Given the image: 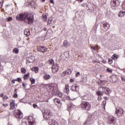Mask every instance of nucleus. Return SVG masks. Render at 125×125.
Wrapping results in <instances>:
<instances>
[{"label": "nucleus", "mask_w": 125, "mask_h": 125, "mask_svg": "<svg viewBox=\"0 0 125 125\" xmlns=\"http://www.w3.org/2000/svg\"><path fill=\"white\" fill-rule=\"evenodd\" d=\"M18 21H25L27 24H32L34 22V16L32 14L25 12L21 13L16 16Z\"/></svg>", "instance_id": "obj_1"}, {"label": "nucleus", "mask_w": 125, "mask_h": 125, "mask_svg": "<svg viewBox=\"0 0 125 125\" xmlns=\"http://www.w3.org/2000/svg\"><path fill=\"white\" fill-rule=\"evenodd\" d=\"M43 116L45 120L49 121V125H53L54 124H55V123H57V122L55 121L54 119L51 118L53 117L52 113L50 112V111H48V110L46 109L44 111Z\"/></svg>", "instance_id": "obj_2"}, {"label": "nucleus", "mask_w": 125, "mask_h": 125, "mask_svg": "<svg viewBox=\"0 0 125 125\" xmlns=\"http://www.w3.org/2000/svg\"><path fill=\"white\" fill-rule=\"evenodd\" d=\"M81 107L85 111H89L91 109L90 104L87 102H83L81 104Z\"/></svg>", "instance_id": "obj_3"}, {"label": "nucleus", "mask_w": 125, "mask_h": 125, "mask_svg": "<svg viewBox=\"0 0 125 125\" xmlns=\"http://www.w3.org/2000/svg\"><path fill=\"white\" fill-rule=\"evenodd\" d=\"M101 28L104 32H107V30H109V28H110V25L106 21H103L101 23Z\"/></svg>", "instance_id": "obj_4"}, {"label": "nucleus", "mask_w": 125, "mask_h": 125, "mask_svg": "<svg viewBox=\"0 0 125 125\" xmlns=\"http://www.w3.org/2000/svg\"><path fill=\"white\" fill-rule=\"evenodd\" d=\"M99 90L101 91V92H103V93H105L108 95H109L111 92H112V91L107 87H100Z\"/></svg>", "instance_id": "obj_5"}, {"label": "nucleus", "mask_w": 125, "mask_h": 125, "mask_svg": "<svg viewBox=\"0 0 125 125\" xmlns=\"http://www.w3.org/2000/svg\"><path fill=\"white\" fill-rule=\"evenodd\" d=\"M110 5L113 9H115L116 7H118L120 5V1L118 0H111Z\"/></svg>", "instance_id": "obj_6"}, {"label": "nucleus", "mask_w": 125, "mask_h": 125, "mask_svg": "<svg viewBox=\"0 0 125 125\" xmlns=\"http://www.w3.org/2000/svg\"><path fill=\"white\" fill-rule=\"evenodd\" d=\"M14 113L15 117H16V118L19 120H21V119L23 118V113H22V112H21L20 110L15 111Z\"/></svg>", "instance_id": "obj_7"}, {"label": "nucleus", "mask_w": 125, "mask_h": 125, "mask_svg": "<svg viewBox=\"0 0 125 125\" xmlns=\"http://www.w3.org/2000/svg\"><path fill=\"white\" fill-rule=\"evenodd\" d=\"M117 118L112 116H109L107 121L108 124L115 125L117 123Z\"/></svg>", "instance_id": "obj_8"}, {"label": "nucleus", "mask_w": 125, "mask_h": 125, "mask_svg": "<svg viewBox=\"0 0 125 125\" xmlns=\"http://www.w3.org/2000/svg\"><path fill=\"white\" fill-rule=\"evenodd\" d=\"M38 51L40 52H42V53H45L47 51V48L45 46H39L37 47Z\"/></svg>", "instance_id": "obj_9"}, {"label": "nucleus", "mask_w": 125, "mask_h": 125, "mask_svg": "<svg viewBox=\"0 0 125 125\" xmlns=\"http://www.w3.org/2000/svg\"><path fill=\"white\" fill-rule=\"evenodd\" d=\"M115 113L117 115V116L121 117V116L124 114V109H122L121 108H116Z\"/></svg>", "instance_id": "obj_10"}, {"label": "nucleus", "mask_w": 125, "mask_h": 125, "mask_svg": "<svg viewBox=\"0 0 125 125\" xmlns=\"http://www.w3.org/2000/svg\"><path fill=\"white\" fill-rule=\"evenodd\" d=\"M58 70H59V66L58 64L53 65L52 66V71L53 73H57L58 72Z\"/></svg>", "instance_id": "obj_11"}, {"label": "nucleus", "mask_w": 125, "mask_h": 125, "mask_svg": "<svg viewBox=\"0 0 125 125\" xmlns=\"http://www.w3.org/2000/svg\"><path fill=\"white\" fill-rule=\"evenodd\" d=\"M80 90V87L77 85H73L71 86L70 88V90H72V91H76L78 92Z\"/></svg>", "instance_id": "obj_12"}, {"label": "nucleus", "mask_w": 125, "mask_h": 125, "mask_svg": "<svg viewBox=\"0 0 125 125\" xmlns=\"http://www.w3.org/2000/svg\"><path fill=\"white\" fill-rule=\"evenodd\" d=\"M27 62L29 63H34L35 62V57L31 56L27 60Z\"/></svg>", "instance_id": "obj_13"}, {"label": "nucleus", "mask_w": 125, "mask_h": 125, "mask_svg": "<svg viewBox=\"0 0 125 125\" xmlns=\"http://www.w3.org/2000/svg\"><path fill=\"white\" fill-rule=\"evenodd\" d=\"M11 107L10 108V110H14L15 109V102L12 101L10 104Z\"/></svg>", "instance_id": "obj_14"}, {"label": "nucleus", "mask_w": 125, "mask_h": 125, "mask_svg": "<svg viewBox=\"0 0 125 125\" xmlns=\"http://www.w3.org/2000/svg\"><path fill=\"white\" fill-rule=\"evenodd\" d=\"M81 98L82 100V103L85 102L84 101H87V99H88L87 96H86V95H84L83 96H81Z\"/></svg>", "instance_id": "obj_15"}, {"label": "nucleus", "mask_w": 125, "mask_h": 125, "mask_svg": "<svg viewBox=\"0 0 125 125\" xmlns=\"http://www.w3.org/2000/svg\"><path fill=\"white\" fill-rule=\"evenodd\" d=\"M65 86V92L67 94H68L69 92H70V90H69V84H66Z\"/></svg>", "instance_id": "obj_16"}, {"label": "nucleus", "mask_w": 125, "mask_h": 125, "mask_svg": "<svg viewBox=\"0 0 125 125\" xmlns=\"http://www.w3.org/2000/svg\"><path fill=\"white\" fill-rule=\"evenodd\" d=\"M125 12L120 11L118 14V17H124Z\"/></svg>", "instance_id": "obj_17"}, {"label": "nucleus", "mask_w": 125, "mask_h": 125, "mask_svg": "<svg viewBox=\"0 0 125 125\" xmlns=\"http://www.w3.org/2000/svg\"><path fill=\"white\" fill-rule=\"evenodd\" d=\"M54 103H57L58 104H60L61 103V101L59 100L58 98H56L54 99Z\"/></svg>", "instance_id": "obj_18"}, {"label": "nucleus", "mask_w": 125, "mask_h": 125, "mask_svg": "<svg viewBox=\"0 0 125 125\" xmlns=\"http://www.w3.org/2000/svg\"><path fill=\"white\" fill-rule=\"evenodd\" d=\"M24 34L25 36H30V30L29 29L24 30Z\"/></svg>", "instance_id": "obj_19"}, {"label": "nucleus", "mask_w": 125, "mask_h": 125, "mask_svg": "<svg viewBox=\"0 0 125 125\" xmlns=\"http://www.w3.org/2000/svg\"><path fill=\"white\" fill-rule=\"evenodd\" d=\"M42 17V19H43V21H44V22H45L46 21V20H47V16L46 15V14H43Z\"/></svg>", "instance_id": "obj_20"}, {"label": "nucleus", "mask_w": 125, "mask_h": 125, "mask_svg": "<svg viewBox=\"0 0 125 125\" xmlns=\"http://www.w3.org/2000/svg\"><path fill=\"white\" fill-rule=\"evenodd\" d=\"M27 125H36V123L34 121H27Z\"/></svg>", "instance_id": "obj_21"}, {"label": "nucleus", "mask_w": 125, "mask_h": 125, "mask_svg": "<svg viewBox=\"0 0 125 125\" xmlns=\"http://www.w3.org/2000/svg\"><path fill=\"white\" fill-rule=\"evenodd\" d=\"M44 79L45 80H49L51 78V76H50L49 74H45V75L43 77Z\"/></svg>", "instance_id": "obj_22"}, {"label": "nucleus", "mask_w": 125, "mask_h": 125, "mask_svg": "<svg viewBox=\"0 0 125 125\" xmlns=\"http://www.w3.org/2000/svg\"><path fill=\"white\" fill-rule=\"evenodd\" d=\"M102 93H103V92H101L100 89H99L98 91H97L96 92V94H97V95H98V96L100 97H101L102 95H103V94Z\"/></svg>", "instance_id": "obj_23"}, {"label": "nucleus", "mask_w": 125, "mask_h": 125, "mask_svg": "<svg viewBox=\"0 0 125 125\" xmlns=\"http://www.w3.org/2000/svg\"><path fill=\"white\" fill-rule=\"evenodd\" d=\"M30 81L31 83V84H35V83H36V79L33 78H30Z\"/></svg>", "instance_id": "obj_24"}, {"label": "nucleus", "mask_w": 125, "mask_h": 125, "mask_svg": "<svg viewBox=\"0 0 125 125\" xmlns=\"http://www.w3.org/2000/svg\"><path fill=\"white\" fill-rule=\"evenodd\" d=\"M31 70L35 73H38V72H39V68L37 67H33Z\"/></svg>", "instance_id": "obj_25"}, {"label": "nucleus", "mask_w": 125, "mask_h": 125, "mask_svg": "<svg viewBox=\"0 0 125 125\" xmlns=\"http://www.w3.org/2000/svg\"><path fill=\"white\" fill-rule=\"evenodd\" d=\"M52 22V18H49L47 21V25H50Z\"/></svg>", "instance_id": "obj_26"}, {"label": "nucleus", "mask_w": 125, "mask_h": 125, "mask_svg": "<svg viewBox=\"0 0 125 125\" xmlns=\"http://www.w3.org/2000/svg\"><path fill=\"white\" fill-rule=\"evenodd\" d=\"M29 76H30V73H29V72L27 73L26 74H25L23 77L24 80H27V79L28 78V77H29Z\"/></svg>", "instance_id": "obj_27"}, {"label": "nucleus", "mask_w": 125, "mask_h": 125, "mask_svg": "<svg viewBox=\"0 0 125 125\" xmlns=\"http://www.w3.org/2000/svg\"><path fill=\"white\" fill-rule=\"evenodd\" d=\"M48 63L49 65H52V64H54V61L53 59H51L49 60Z\"/></svg>", "instance_id": "obj_28"}, {"label": "nucleus", "mask_w": 125, "mask_h": 125, "mask_svg": "<svg viewBox=\"0 0 125 125\" xmlns=\"http://www.w3.org/2000/svg\"><path fill=\"white\" fill-rule=\"evenodd\" d=\"M13 52L16 54H18V53H19V49H17V48H15L13 49Z\"/></svg>", "instance_id": "obj_29"}, {"label": "nucleus", "mask_w": 125, "mask_h": 125, "mask_svg": "<svg viewBox=\"0 0 125 125\" xmlns=\"http://www.w3.org/2000/svg\"><path fill=\"white\" fill-rule=\"evenodd\" d=\"M63 45L65 47H68V45H69V44H68V41H64L63 42Z\"/></svg>", "instance_id": "obj_30"}, {"label": "nucleus", "mask_w": 125, "mask_h": 125, "mask_svg": "<svg viewBox=\"0 0 125 125\" xmlns=\"http://www.w3.org/2000/svg\"><path fill=\"white\" fill-rule=\"evenodd\" d=\"M91 125V123H90L89 120H86L83 124V125Z\"/></svg>", "instance_id": "obj_31"}, {"label": "nucleus", "mask_w": 125, "mask_h": 125, "mask_svg": "<svg viewBox=\"0 0 125 125\" xmlns=\"http://www.w3.org/2000/svg\"><path fill=\"white\" fill-rule=\"evenodd\" d=\"M91 48H92V49H93V50H97V49H98V46H92L91 47Z\"/></svg>", "instance_id": "obj_32"}, {"label": "nucleus", "mask_w": 125, "mask_h": 125, "mask_svg": "<svg viewBox=\"0 0 125 125\" xmlns=\"http://www.w3.org/2000/svg\"><path fill=\"white\" fill-rule=\"evenodd\" d=\"M106 101H104L102 103V107H104V109H105V106H106Z\"/></svg>", "instance_id": "obj_33"}, {"label": "nucleus", "mask_w": 125, "mask_h": 125, "mask_svg": "<svg viewBox=\"0 0 125 125\" xmlns=\"http://www.w3.org/2000/svg\"><path fill=\"white\" fill-rule=\"evenodd\" d=\"M57 95H58V96L59 97H60V98H62V96L63 95V94H62V93H58L56 94Z\"/></svg>", "instance_id": "obj_34"}, {"label": "nucleus", "mask_w": 125, "mask_h": 125, "mask_svg": "<svg viewBox=\"0 0 125 125\" xmlns=\"http://www.w3.org/2000/svg\"><path fill=\"white\" fill-rule=\"evenodd\" d=\"M66 73L68 74V75H71V74H72V71H71L70 69H67Z\"/></svg>", "instance_id": "obj_35"}, {"label": "nucleus", "mask_w": 125, "mask_h": 125, "mask_svg": "<svg viewBox=\"0 0 125 125\" xmlns=\"http://www.w3.org/2000/svg\"><path fill=\"white\" fill-rule=\"evenodd\" d=\"M21 73H23V74H25V73H26V69H25L24 68H21Z\"/></svg>", "instance_id": "obj_36"}, {"label": "nucleus", "mask_w": 125, "mask_h": 125, "mask_svg": "<svg viewBox=\"0 0 125 125\" xmlns=\"http://www.w3.org/2000/svg\"><path fill=\"white\" fill-rule=\"evenodd\" d=\"M3 4V0H0V8L2 7Z\"/></svg>", "instance_id": "obj_37"}, {"label": "nucleus", "mask_w": 125, "mask_h": 125, "mask_svg": "<svg viewBox=\"0 0 125 125\" xmlns=\"http://www.w3.org/2000/svg\"><path fill=\"white\" fill-rule=\"evenodd\" d=\"M28 122L22 120L21 122V125H27Z\"/></svg>", "instance_id": "obj_38"}, {"label": "nucleus", "mask_w": 125, "mask_h": 125, "mask_svg": "<svg viewBox=\"0 0 125 125\" xmlns=\"http://www.w3.org/2000/svg\"><path fill=\"white\" fill-rule=\"evenodd\" d=\"M108 63H109V64H110V65H111L112 64V63H113V60L109 58L108 59Z\"/></svg>", "instance_id": "obj_39"}, {"label": "nucleus", "mask_w": 125, "mask_h": 125, "mask_svg": "<svg viewBox=\"0 0 125 125\" xmlns=\"http://www.w3.org/2000/svg\"><path fill=\"white\" fill-rule=\"evenodd\" d=\"M13 97L14 98H18V94H17V93H15L14 94Z\"/></svg>", "instance_id": "obj_40"}, {"label": "nucleus", "mask_w": 125, "mask_h": 125, "mask_svg": "<svg viewBox=\"0 0 125 125\" xmlns=\"http://www.w3.org/2000/svg\"><path fill=\"white\" fill-rule=\"evenodd\" d=\"M66 74H67V71H64L63 73H62V77H65V76H66Z\"/></svg>", "instance_id": "obj_41"}, {"label": "nucleus", "mask_w": 125, "mask_h": 125, "mask_svg": "<svg viewBox=\"0 0 125 125\" xmlns=\"http://www.w3.org/2000/svg\"><path fill=\"white\" fill-rule=\"evenodd\" d=\"M106 71L108 72V73H112V72H113V70H112V69H111L107 68L106 69Z\"/></svg>", "instance_id": "obj_42"}, {"label": "nucleus", "mask_w": 125, "mask_h": 125, "mask_svg": "<svg viewBox=\"0 0 125 125\" xmlns=\"http://www.w3.org/2000/svg\"><path fill=\"white\" fill-rule=\"evenodd\" d=\"M33 107L34 108V109H36V108H38V105L37 104H33Z\"/></svg>", "instance_id": "obj_43"}, {"label": "nucleus", "mask_w": 125, "mask_h": 125, "mask_svg": "<svg viewBox=\"0 0 125 125\" xmlns=\"http://www.w3.org/2000/svg\"><path fill=\"white\" fill-rule=\"evenodd\" d=\"M12 20V17H9L7 18V21L8 22H10Z\"/></svg>", "instance_id": "obj_44"}, {"label": "nucleus", "mask_w": 125, "mask_h": 125, "mask_svg": "<svg viewBox=\"0 0 125 125\" xmlns=\"http://www.w3.org/2000/svg\"><path fill=\"white\" fill-rule=\"evenodd\" d=\"M22 85L23 87H24V88H26V87L27 86V84H25V83H22Z\"/></svg>", "instance_id": "obj_45"}, {"label": "nucleus", "mask_w": 125, "mask_h": 125, "mask_svg": "<svg viewBox=\"0 0 125 125\" xmlns=\"http://www.w3.org/2000/svg\"><path fill=\"white\" fill-rule=\"evenodd\" d=\"M92 62L93 63H99V61H97V60H93L92 61Z\"/></svg>", "instance_id": "obj_46"}, {"label": "nucleus", "mask_w": 125, "mask_h": 125, "mask_svg": "<svg viewBox=\"0 0 125 125\" xmlns=\"http://www.w3.org/2000/svg\"><path fill=\"white\" fill-rule=\"evenodd\" d=\"M18 82L19 83H22V80H21V78H18Z\"/></svg>", "instance_id": "obj_47"}, {"label": "nucleus", "mask_w": 125, "mask_h": 125, "mask_svg": "<svg viewBox=\"0 0 125 125\" xmlns=\"http://www.w3.org/2000/svg\"><path fill=\"white\" fill-rule=\"evenodd\" d=\"M81 5H82V6H83V7H84L85 6H86V7H87V4H86V3L82 4Z\"/></svg>", "instance_id": "obj_48"}, {"label": "nucleus", "mask_w": 125, "mask_h": 125, "mask_svg": "<svg viewBox=\"0 0 125 125\" xmlns=\"http://www.w3.org/2000/svg\"><path fill=\"white\" fill-rule=\"evenodd\" d=\"M80 72H77L76 73V77H79V76H80Z\"/></svg>", "instance_id": "obj_49"}, {"label": "nucleus", "mask_w": 125, "mask_h": 125, "mask_svg": "<svg viewBox=\"0 0 125 125\" xmlns=\"http://www.w3.org/2000/svg\"><path fill=\"white\" fill-rule=\"evenodd\" d=\"M2 106H3V107H7V106H8V104H2Z\"/></svg>", "instance_id": "obj_50"}, {"label": "nucleus", "mask_w": 125, "mask_h": 125, "mask_svg": "<svg viewBox=\"0 0 125 125\" xmlns=\"http://www.w3.org/2000/svg\"><path fill=\"white\" fill-rule=\"evenodd\" d=\"M102 100V97L101 96H99V97H98V100L99 101H101V100Z\"/></svg>", "instance_id": "obj_51"}, {"label": "nucleus", "mask_w": 125, "mask_h": 125, "mask_svg": "<svg viewBox=\"0 0 125 125\" xmlns=\"http://www.w3.org/2000/svg\"><path fill=\"white\" fill-rule=\"evenodd\" d=\"M3 98H4V99H5V100H7V99H8V96H4Z\"/></svg>", "instance_id": "obj_52"}, {"label": "nucleus", "mask_w": 125, "mask_h": 125, "mask_svg": "<svg viewBox=\"0 0 125 125\" xmlns=\"http://www.w3.org/2000/svg\"><path fill=\"white\" fill-rule=\"evenodd\" d=\"M0 62H4V60H2V57H0Z\"/></svg>", "instance_id": "obj_53"}, {"label": "nucleus", "mask_w": 125, "mask_h": 125, "mask_svg": "<svg viewBox=\"0 0 125 125\" xmlns=\"http://www.w3.org/2000/svg\"><path fill=\"white\" fill-rule=\"evenodd\" d=\"M70 83H74V82H75V81L73 79H70Z\"/></svg>", "instance_id": "obj_54"}, {"label": "nucleus", "mask_w": 125, "mask_h": 125, "mask_svg": "<svg viewBox=\"0 0 125 125\" xmlns=\"http://www.w3.org/2000/svg\"><path fill=\"white\" fill-rule=\"evenodd\" d=\"M113 57H114V58H116V59H117L118 56H117L116 54H114L113 55Z\"/></svg>", "instance_id": "obj_55"}, {"label": "nucleus", "mask_w": 125, "mask_h": 125, "mask_svg": "<svg viewBox=\"0 0 125 125\" xmlns=\"http://www.w3.org/2000/svg\"><path fill=\"white\" fill-rule=\"evenodd\" d=\"M50 2L51 3L54 4V1L53 0H50Z\"/></svg>", "instance_id": "obj_56"}, {"label": "nucleus", "mask_w": 125, "mask_h": 125, "mask_svg": "<svg viewBox=\"0 0 125 125\" xmlns=\"http://www.w3.org/2000/svg\"><path fill=\"white\" fill-rule=\"evenodd\" d=\"M122 80L123 81V82H125V78L124 77H121Z\"/></svg>", "instance_id": "obj_57"}, {"label": "nucleus", "mask_w": 125, "mask_h": 125, "mask_svg": "<svg viewBox=\"0 0 125 125\" xmlns=\"http://www.w3.org/2000/svg\"><path fill=\"white\" fill-rule=\"evenodd\" d=\"M104 99H105V100H109V98L107 97H104Z\"/></svg>", "instance_id": "obj_58"}, {"label": "nucleus", "mask_w": 125, "mask_h": 125, "mask_svg": "<svg viewBox=\"0 0 125 125\" xmlns=\"http://www.w3.org/2000/svg\"><path fill=\"white\" fill-rule=\"evenodd\" d=\"M63 123H64V124H62V125H67V123H66V121H63Z\"/></svg>", "instance_id": "obj_59"}, {"label": "nucleus", "mask_w": 125, "mask_h": 125, "mask_svg": "<svg viewBox=\"0 0 125 125\" xmlns=\"http://www.w3.org/2000/svg\"><path fill=\"white\" fill-rule=\"evenodd\" d=\"M12 83H15V80H14V79L12 81Z\"/></svg>", "instance_id": "obj_60"}, {"label": "nucleus", "mask_w": 125, "mask_h": 125, "mask_svg": "<svg viewBox=\"0 0 125 125\" xmlns=\"http://www.w3.org/2000/svg\"><path fill=\"white\" fill-rule=\"evenodd\" d=\"M14 81H15V82H18V78H17L16 79H14Z\"/></svg>", "instance_id": "obj_61"}, {"label": "nucleus", "mask_w": 125, "mask_h": 125, "mask_svg": "<svg viewBox=\"0 0 125 125\" xmlns=\"http://www.w3.org/2000/svg\"><path fill=\"white\" fill-rule=\"evenodd\" d=\"M4 96V95H3V94H0V97H3Z\"/></svg>", "instance_id": "obj_62"}, {"label": "nucleus", "mask_w": 125, "mask_h": 125, "mask_svg": "<svg viewBox=\"0 0 125 125\" xmlns=\"http://www.w3.org/2000/svg\"><path fill=\"white\" fill-rule=\"evenodd\" d=\"M17 91V89H15L14 92H15V93H16V92Z\"/></svg>", "instance_id": "obj_63"}, {"label": "nucleus", "mask_w": 125, "mask_h": 125, "mask_svg": "<svg viewBox=\"0 0 125 125\" xmlns=\"http://www.w3.org/2000/svg\"><path fill=\"white\" fill-rule=\"evenodd\" d=\"M43 30H44V31H46V30H47V29L46 28H45H45H44V29H43Z\"/></svg>", "instance_id": "obj_64"}]
</instances>
